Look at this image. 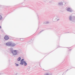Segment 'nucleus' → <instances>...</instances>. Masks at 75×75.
I'll return each mask as SVG.
<instances>
[{"instance_id":"dca6fc26","label":"nucleus","mask_w":75,"mask_h":75,"mask_svg":"<svg viewBox=\"0 0 75 75\" xmlns=\"http://www.w3.org/2000/svg\"><path fill=\"white\" fill-rule=\"evenodd\" d=\"M46 23H47V24H48V23H49V22H46Z\"/></svg>"},{"instance_id":"f3484780","label":"nucleus","mask_w":75,"mask_h":75,"mask_svg":"<svg viewBox=\"0 0 75 75\" xmlns=\"http://www.w3.org/2000/svg\"><path fill=\"white\" fill-rule=\"evenodd\" d=\"M52 2L51 1H50L49 2V3H51Z\"/></svg>"},{"instance_id":"aec40b11","label":"nucleus","mask_w":75,"mask_h":75,"mask_svg":"<svg viewBox=\"0 0 75 75\" xmlns=\"http://www.w3.org/2000/svg\"><path fill=\"white\" fill-rule=\"evenodd\" d=\"M1 74H1V73H0V75H1Z\"/></svg>"},{"instance_id":"1a4fd4ad","label":"nucleus","mask_w":75,"mask_h":75,"mask_svg":"<svg viewBox=\"0 0 75 75\" xmlns=\"http://www.w3.org/2000/svg\"><path fill=\"white\" fill-rule=\"evenodd\" d=\"M23 63L24 66H26L27 65V63H26L25 61H23Z\"/></svg>"},{"instance_id":"ddd939ff","label":"nucleus","mask_w":75,"mask_h":75,"mask_svg":"<svg viewBox=\"0 0 75 75\" xmlns=\"http://www.w3.org/2000/svg\"><path fill=\"white\" fill-rule=\"evenodd\" d=\"M50 75V74L48 73H45L44 74V75Z\"/></svg>"},{"instance_id":"9b49d317","label":"nucleus","mask_w":75,"mask_h":75,"mask_svg":"<svg viewBox=\"0 0 75 75\" xmlns=\"http://www.w3.org/2000/svg\"><path fill=\"white\" fill-rule=\"evenodd\" d=\"M21 58L20 57H19V58L18 59V61H20L21 60Z\"/></svg>"},{"instance_id":"2eb2a0df","label":"nucleus","mask_w":75,"mask_h":75,"mask_svg":"<svg viewBox=\"0 0 75 75\" xmlns=\"http://www.w3.org/2000/svg\"><path fill=\"white\" fill-rule=\"evenodd\" d=\"M15 64H16L15 66L16 67H18V65H19L18 64H17L16 63H15Z\"/></svg>"},{"instance_id":"f257e3e1","label":"nucleus","mask_w":75,"mask_h":75,"mask_svg":"<svg viewBox=\"0 0 75 75\" xmlns=\"http://www.w3.org/2000/svg\"><path fill=\"white\" fill-rule=\"evenodd\" d=\"M16 45L15 43H13L12 42H10V47H15V46Z\"/></svg>"},{"instance_id":"423d86ee","label":"nucleus","mask_w":75,"mask_h":75,"mask_svg":"<svg viewBox=\"0 0 75 75\" xmlns=\"http://www.w3.org/2000/svg\"><path fill=\"white\" fill-rule=\"evenodd\" d=\"M69 20L70 21H72V17L71 16H69Z\"/></svg>"},{"instance_id":"0eeeda50","label":"nucleus","mask_w":75,"mask_h":75,"mask_svg":"<svg viewBox=\"0 0 75 75\" xmlns=\"http://www.w3.org/2000/svg\"><path fill=\"white\" fill-rule=\"evenodd\" d=\"M6 46H8V47H10V42H7L6 43Z\"/></svg>"},{"instance_id":"6ab92c4d","label":"nucleus","mask_w":75,"mask_h":75,"mask_svg":"<svg viewBox=\"0 0 75 75\" xmlns=\"http://www.w3.org/2000/svg\"><path fill=\"white\" fill-rule=\"evenodd\" d=\"M0 28H1V26H0Z\"/></svg>"},{"instance_id":"a211bd4d","label":"nucleus","mask_w":75,"mask_h":75,"mask_svg":"<svg viewBox=\"0 0 75 75\" xmlns=\"http://www.w3.org/2000/svg\"><path fill=\"white\" fill-rule=\"evenodd\" d=\"M42 31H43V30H42V31H40V32L39 33H41V32H42Z\"/></svg>"},{"instance_id":"6e6552de","label":"nucleus","mask_w":75,"mask_h":75,"mask_svg":"<svg viewBox=\"0 0 75 75\" xmlns=\"http://www.w3.org/2000/svg\"><path fill=\"white\" fill-rule=\"evenodd\" d=\"M58 5L59 6H62L63 5V3L62 2H60L58 3Z\"/></svg>"},{"instance_id":"412c9836","label":"nucleus","mask_w":75,"mask_h":75,"mask_svg":"<svg viewBox=\"0 0 75 75\" xmlns=\"http://www.w3.org/2000/svg\"><path fill=\"white\" fill-rule=\"evenodd\" d=\"M68 69H67V71H68Z\"/></svg>"},{"instance_id":"f03ea898","label":"nucleus","mask_w":75,"mask_h":75,"mask_svg":"<svg viewBox=\"0 0 75 75\" xmlns=\"http://www.w3.org/2000/svg\"><path fill=\"white\" fill-rule=\"evenodd\" d=\"M12 53L13 55H16L17 54V50H14L12 52Z\"/></svg>"},{"instance_id":"39448f33","label":"nucleus","mask_w":75,"mask_h":75,"mask_svg":"<svg viewBox=\"0 0 75 75\" xmlns=\"http://www.w3.org/2000/svg\"><path fill=\"white\" fill-rule=\"evenodd\" d=\"M24 59H23L21 60V62L20 63V64H21V65H23V63L24 62Z\"/></svg>"},{"instance_id":"7ed1b4c3","label":"nucleus","mask_w":75,"mask_h":75,"mask_svg":"<svg viewBox=\"0 0 75 75\" xmlns=\"http://www.w3.org/2000/svg\"><path fill=\"white\" fill-rule=\"evenodd\" d=\"M67 11H69V12H72L73 11L72 10V9H71L70 8H68L67 9Z\"/></svg>"},{"instance_id":"20e7f679","label":"nucleus","mask_w":75,"mask_h":75,"mask_svg":"<svg viewBox=\"0 0 75 75\" xmlns=\"http://www.w3.org/2000/svg\"><path fill=\"white\" fill-rule=\"evenodd\" d=\"M4 39L5 40H8L9 39V37L7 35H5L4 37Z\"/></svg>"},{"instance_id":"9d476101","label":"nucleus","mask_w":75,"mask_h":75,"mask_svg":"<svg viewBox=\"0 0 75 75\" xmlns=\"http://www.w3.org/2000/svg\"><path fill=\"white\" fill-rule=\"evenodd\" d=\"M10 51H11V52L12 53V52L14 51V50H13V49L12 48H10Z\"/></svg>"},{"instance_id":"f8f14e48","label":"nucleus","mask_w":75,"mask_h":75,"mask_svg":"<svg viewBox=\"0 0 75 75\" xmlns=\"http://www.w3.org/2000/svg\"><path fill=\"white\" fill-rule=\"evenodd\" d=\"M56 21H58L59 20V19L58 18V17H57L56 18Z\"/></svg>"},{"instance_id":"4468645a","label":"nucleus","mask_w":75,"mask_h":75,"mask_svg":"<svg viewBox=\"0 0 75 75\" xmlns=\"http://www.w3.org/2000/svg\"><path fill=\"white\" fill-rule=\"evenodd\" d=\"M2 16H1L0 15V20H2Z\"/></svg>"}]
</instances>
